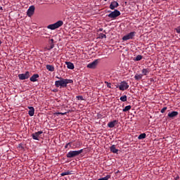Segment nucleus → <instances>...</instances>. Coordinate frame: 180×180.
I'll return each instance as SVG.
<instances>
[{
    "mask_svg": "<svg viewBox=\"0 0 180 180\" xmlns=\"http://www.w3.org/2000/svg\"><path fill=\"white\" fill-rule=\"evenodd\" d=\"M56 78L59 79L55 82V86L56 88H67L68 84H72V82H74L72 79H64L58 76H56Z\"/></svg>",
    "mask_w": 180,
    "mask_h": 180,
    "instance_id": "f257e3e1",
    "label": "nucleus"
},
{
    "mask_svg": "<svg viewBox=\"0 0 180 180\" xmlns=\"http://www.w3.org/2000/svg\"><path fill=\"white\" fill-rule=\"evenodd\" d=\"M84 152V149H80L79 150H70L66 155L67 158H74V157H77L79 155V154Z\"/></svg>",
    "mask_w": 180,
    "mask_h": 180,
    "instance_id": "f03ea898",
    "label": "nucleus"
},
{
    "mask_svg": "<svg viewBox=\"0 0 180 180\" xmlns=\"http://www.w3.org/2000/svg\"><path fill=\"white\" fill-rule=\"evenodd\" d=\"M64 25V22L63 20H58L53 24H51L47 26V29H50L51 30H56V29H58V27H61Z\"/></svg>",
    "mask_w": 180,
    "mask_h": 180,
    "instance_id": "7ed1b4c3",
    "label": "nucleus"
},
{
    "mask_svg": "<svg viewBox=\"0 0 180 180\" xmlns=\"http://www.w3.org/2000/svg\"><path fill=\"white\" fill-rule=\"evenodd\" d=\"M136 35L135 32H131L122 37L123 41H127V40H132L133 37Z\"/></svg>",
    "mask_w": 180,
    "mask_h": 180,
    "instance_id": "20e7f679",
    "label": "nucleus"
},
{
    "mask_svg": "<svg viewBox=\"0 0 180 180\" xmlns=\"http://www.w3.org/2000/svg\"><path fill=\"white\" fill-rule=\"evenodd\" d=\"M108 16L111 19H115V18H117V16H120V11H119V10H115L114 11L109 13Z\"/></svg>",
    "mask_w": 180,
    "mask_h": 180,
    "instance_id": "39448f33",
    "label": "nucleus"
},
{
    "mask_svg": "<svg viewBox=\"0 0 180 180\" xmlns=\"http://www.w3.org/2000/svg\"><path fill=\"white\" fill-rule=\"evenodd\" d=\"M117 88H119L120 91H126L129 89V84L126 82H122L120 86H117Z\"/></svg>",
    "mask_w": 180,
    "mask_h": 180,
    "instance_id": "423d86ee",
    "label": "nucleus"
},
{
    "mask_svg": "<svg viewBox=\"0 0 180 180\" xmlns=\"http://www.w3.org/2000/svg\"><path fill=\"white\" fill-rule=\"evenodd\" d=\"M98 63H99V60L96 59L94 61L87 65V68H91V69L96 68V66L98 65Z\"/></svg>",
    "mask_w": 180,
    "mask_h": 180,
    "instance_id": "0eeeda50",
    "label": "nucleus"
},
{
    "mask_svg": "<svg viewBox=\"0 0 180 180\" xmlns=\"http://www.w3.org/2000/svg\"><path fill=\"white\" fill-rule=\"evenodd\" d=\"M30 77V72L29 71L26 72L24 74H20L18 75L19 79L23 80V79H27Z\"/></svg>",
    "mask_w": 180,
    "mask_h": 180,
    "instance_id": "6e6552de",
    "label": "nucleus"
},
{
    "mask_svg": "<svg viewBox=\"0 0 180 180\" xmlns=\"http://www.w3.org/2000/svg\"><path fill=\"white\" fill-rule=\"evenodd\" d=\"M40 134H43V131H39L32 134L33 140H39L40 139Z\"/></svg>",
    "mask_w": 180,
    "mask_h": 180,
    "instance_id": "1a4fd4ad",
    "label": "nucleus"
},
{
    "mask_svg": "<svg viewBox=\"0 0 180 180\" xmlns=\"http://www.w3.org/2000/svg\"><path fill=\"white\" fill-rule=\"evenodd\" d=\"M34 13V6H30V8L27 11V15L30 18L31 16H33Z\"/></svg>",
    "mask_w": 180,
    "mask_h": 180,
    "instance_id": "9d476101",
    "label": "nucleus"
},
{
    "mask_svg": "<svg viewBox=\"0 0 180 180\" xmlns=\"http://www.w3.org/2000/svg\"><path fill=\"white\" fill-rule=\"evenodd\" d=\"M117 6H119V3H117V1H112L110 5V9L113 11L115 8H117Z\"/></svg>",
    "mask_w": 180,
    "mask_h": 180,
    "instance_id": "9b49d317",
    "label": "nucleus"
},
{
    "mask_svg": "<svg viewBox=\"0 0 180 180\" xmlns=\"http://www.w3.org/2000/svg\"><path fill=\"white\" fill-rule=\"evenodd\" d=\"M178 115V112L176 111H172L171 112H169L167 116L170 119H174V117H176V115Z\"/></svg>",
    "mask_w": 180,
    "mask_h": 180,
    "instance_id": "f8f14e48",
    "label": "nucleus"
},
{
    "mask_svg": "<svg viewBox=\"0 0 180 180\" xmlns=\"http://www.w3.org/2000/svg\"><path fill=\"white\" fill-rule=\"evenodd\" d=\"M39 74H34L30 78V81H31V82H37V78H39Z\"/></svg>",
    "mask_w": 180,
    "mask_h": 180,
    "instance_id": "ddd939ff",
    "label": "nucleus"
},
{
    "mask_svg": "<svg viewBox=\"0 0 180 180\" xmlns=\"http://www.w3.org/2000/svg\"><path fill=\"white\" fill-rule=\"evenodd\" d=\"M110 150L111 153H113L114 154H117V153L119 151L118 149H116V146L115 145H112L110 147Z\"/></svg>",
    "mask_w": 180,
    "mask_h": 180,
    "instance_id": "4468645a",
    "label": "nucleus"
},
{
    "mask_svg": "<svg viewBox=\"0 0 180 180\" xmlns=\"http://www.w3.org/2000/svg\"><path fill=\"white\" fill-rule=\"evenodd\" d=\"M65 64L67 65V68L69 70H74V68H75V67L74 66V63L71 62H65Z\"/></svg>",
    "mask_w": 180,
    "mask_h": 180,
    "instance_id": "2eb2a0df",
    "label": "nucleus"
},
{
    "mask_svg": "<svg viewBox=\"0 0 180 180\" xmlns=\"http://www.w3.org/2000/svg\"><path fill=\"white\" fill-rule=\"evenodd\" d=\"M116 123H117V120H114V121L108 122V126L110 129H113V127H115V126H116Z\"/></svg>",
    "mask_w": 180,
    "mask_h": 180,
    "instance_id": "dca6fc26",
    "label": "nucleus"
},
{
    "mask_svg": "<svg viewBox=\"0 0 180 180\" xmlns=\"http://www.w3.org/2000/svg\"><path fill=\"white\" fill-rule=\"evenodd\" d=\"M28 108L30 109L28 111V115H30V116H34V108L28 107Z\"/></svg>",
    "mask_w": 180,
    "mask_h": 180,
    "instance_id": "f3484780",
    "label": "nucleus"
},
{
    "mask_svg": "<svg viewBox=\"0 0 180 180\" xmlns=\"http://www.w3.org/2000/svg\"><path fill=\"white\" fill-rule=\"evenodd\" d=\"M65 175H72V171H67L60 174V176H65Z\"/></svg>",
    "mask_w": 180,
    "mask_h": 180,
    "instance_id": "a211bd4d",
    "label": "nucleus"
},
{
    "mask_svg": "<svg viewBox=\"0 0 180 180\" xmlns=\"http://www.w3.org/2000/svg\"><path fill=\"white\" fill-rule=\"evenodd\" d=\"M46 70H48V71H50L51 72H54V66L51 65H46Z\"/></svg>",
    "mask_w": 180,
    "mask_h": 180,
    "instance_id": "6ab92c4d",
    "label": "nucleus"
},
{
    "mask_svg": "<svg viewBox=\"0 0 180 180\" xmlns=\"http://www.w3.org/2000/svg\"><path fill=\"white\" fill-rule=\"evenodd\" d=\"M142 74H143V75H148V74H150V69H148V68L143 69Z\"/></svg>",
    "mask_w": 180,
    "mask_h": 180,
    "instance_id": "aec40b11",
    "label": "nucleus"
},
{
    "mask_svg": "<svg viewBox=\"0 0 180 180\" xmlns=\"http://www.w3.org/2000/svg\"><path fill=\"white\" fill-rule=\"evenodd\" d=\"M134 60V61H141V60H143V56L141 55H138Z\"/></svg>",
    "mask_w": 180,
    "mask_h": 180,
    "instance_id": "412c9836",
    "label": "nucleus"
},
{
    "mask_svg": "<svg viewBox=\"0 0 180 180\" xmlns=\"http://www.w3.org/2000/svg\"><path fill=\"white\" fill-rule=\"evenodd\" d=\"M134 78H135V79L139 81V79H141V78H143V75H141V74H140V75L136 74V75H135Z\"/></svg>",
    "mask_w": 180,
    "mask_h": 180,
    "instance_id": "4be33fe9",
    "label": "nucleus"
},
{
    "mask_svg": "<svg viewBox=\"0 0 180 180\" xmlns=\"http://www.w3.org/2000/svg\"><path fill=\"white\" fill-rule=\"evenodd\" d=\"M120 101H122V102H127V96L124 95L120 97Z\"/></svg>",
    "mask_w": 180,
    "mask_h": 180,
    "instance_id": "5701e85b",
    "label": "nucleus"
},
{
    "mask_svg": "<svg viewBox=\"0 0 180 180\" xmlns=\"http://www.w3.org/2000/svg\"><path fill=\"white\" fill-rule=\"evenodd\" d=\"M130 109H131V105H127L122 110V112H129Z\"/></svg>",
    "mask_w": 180,
    "mask_h": 180,
    "instance_id": "b1692460",
    "label": "nucleus"
},
{
    "mask_svg": "<svg viewBox=\"0 0 180 180\" xmlns=\"http://www.w3.org/2000/svg\"><path fill=\"white\" fill-rule=\"evenodd\" d=\"M146 134L143 133V134H141L139 136H138V139L139 140H143V139H146Z\"/></svg>",
    "mask_w": 180,
    "mask_h": 180,
    "instance_id": "393cba45",
    "label": "nucleus"
},
{
    "mask_svg": "<svg viewBox=\"0 0 180 180\" xmlns=\"http://www.w3.org/2000/svg\"><path fill=\"white\" fill-rule=\"evenodd\" d=\"M99 39H106V34H105L103 33H101L99 34Z\"/></svg>",
    "mask_w": 180,
    "mask_h": 180,
    "instance_id": "a878e982",
    "label": "nucleus"
},
{
    "mask_svg": "<svg viewBox=\"0 0 180 180\" xmlns=\"http://www.w3.org/2000/svg\"><path fill=\"white\" fill-rule=\"evenodd\" d=\"M77 98L78 99V101H84V96H77Z\"/></svg>",
    "mask_w": 180,
    "mask_h": 180,
    "instance_id": "bb28decb",
    "label": "nucleus"
},
{
    "mask_svg": "<svg viewBox=\"0 0 180 180\" xmlns=\"http://www.w3.org/2000/svg\"><path fill=\"white\" fill-rule=\"evenodd\" d=\"M105 84H106L108 88H112V84L109 83L108 82H105Z\"/></svg>",
    "mask_w": 180,
    "mask_h": 180,
    "instance_id": "cd10ccee",
    "label": "nucleus"
},
{
    "mask_svg": "<svg viewBox=\"0 0 180 180\" xmlns=\"http://www.w3.org/2000/svg\"><path fill=\"white\" fill-rule=\"evenodd\" d=\"M165 110H167V107H164V108L160 110V112H161V113H165Z\"/></svg>",
    "mask_w": 180,
    "mask_h": 180,
    "instance_id": "c85d7f7f",
    "label": "nucleus"
},
{
    "mask_svg": "<svg viewBox=\"0 0 180 180\" xmlns=\"http://www.w3.org/2000/svg\"><path fill=\"white\" fill-rule=\"evenodd\" d=\"M176 33L180 34V25L175 29Z\"/></svg>",
    "mask_w": 180,
    "mask_h": 180,
    "instance_id": "c756f323",
    "label": "nucleus"
},
{
    "mask_svg": "<svg viewBox=\"0 0 180 180\" xmlns=\"http://www.w3.org/2000/svg\"><path fill=\"white\" fill-rule=\"evenodd\" d=\"M67 112H56V115H61L62 116H64V115H66Z\"/></svg>",
    "mask_w": 180,
    "mask_h": 180,
    "instance_id": "7c9ffc66",
    "label": "nucleus"
},
{
    "mask_svg": "<svg viewBox=\"0 0 180 180\" xmlns=\"http://www.w3.org/2000/svg\"><path fill=\"white\" fill-rule=\"evenodd\" d=\"M70 143H67L65 146V148H68V146H70Z\"/></svg>",
    "mask_w": 180,
    "mask_h": 180,
    "instance_id": "2f4dec72",
    "label": "nucleus"
},
{
    "mask_svg": "<svg viewBox=\"0 0 180 180\" xmlns=\"http://www.w3.org/2000/svg\"><path fill=\"white\" fill-rule=\"evenodd\" d=\"M1 44H2V41H1V40H0V45H1Z\"/></svg>",
    "mask_w": 180,
    "mask_h": 180,
    "instance_id": "473e14b6",
    "label": "nucleus"
},
{
    "mask_svg": "<svg viewBox=\"0 0 180 180\" xmlns=\"http://www.w3.org/2000/svg\"><path fill=\"white\" fill-rule=\"evenodd\" d=\"M51 41H54V40H53V39H51Z\"/></svg>",
    "mask_w": 180,
    "mask_h": 180,
    "instance_id": "72a5a7b5",
    "label": "nucleus"
},
{
    "mask_svg": "<svg viewBox=\"0 0 180 180\" xmlns=\"http://www.w3.org/2000/svg\"><path fill=\"white\" fill-rule=\"evenodd\" d=\"M162 1H168V0H162Z\"/></svg>",
    "mask_w": 180,
    "mask_h": 180,
    "instance_id": "f704fd0d",
    "label": "nucleus"
},
{
    "mask_svg": "<svg viewBox=\"0 0 180 180\" xmlns=\"http://www.w3.org/2000/svg\"><path fill=\"white\" fill-rule=\"evenodd\" d=\"M0 9H2V7H0Z\"/></svg>",
    "mask_w": 180,
    "mask_h": 180,
    "instance_id": "c9c22d12",
    "label": "nucleus"
}]
</instances>
